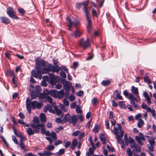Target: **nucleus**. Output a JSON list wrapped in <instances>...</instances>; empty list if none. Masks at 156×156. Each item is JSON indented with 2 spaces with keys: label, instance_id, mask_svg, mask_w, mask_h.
I'll use <instances>...</instances> for the list:
<instances>
[{
  "label": "nucleus",
  "instance_id": "obj_1",
  "mask_svg": "<svg viewBox=\"0 0 156 156\" xmlns=\"http://www.w3.org/2000/svg\"><path fill=\"white\" fill-rule=\"evenodd\" d=\"M112 126H115L116 123V120L114 119H112L111 120ZM118 127L117 128L115 126L114 127V130L112 131V132L115 135L116 138L118 143H120L121 141V138L123 137L124 132L122 130L121 126L120 124L118 123Z\"/></svg>",
  "mask_w": 156,
  "mask_h": 156
},
{
  "label": "nucleus",
  "instance_id": "obj_2",
  "mask_svg": "<svg viewBox=\"0 0 156 156\" xmlns=\"http://www.w3.org/2000/svg\"><path fill=\"white\" fill-rule=\"evenodd\" d=\"M82 5L83 6V9L86 14L87 20V21L88 24L87 26V31L88 33H90L92 30V24L90 18L89 17L88 12L87 5L89 2V1L81 2Z\"/></svg>",
  "mask_w": 156,
  "mask_h": 156
},
{
  "label": "nucleus",
  "instance_id": "obj_3",
  "mask_svg": "<svg viewBox=\"0 0 156 156\" xmlns=\"http://www.w3.org/2000/svg\"><path fill=\"white\" fill-rule=\"evenodd\" d=\"M26 108L29 114L31 113V108L33 109H35V108H40L42 106L41 102H39L36 101H30L29 98H27L26 101Z\"/></svg>",
  "mask_w": 156,
  "mask_h": 156
},
{
  "label": "nucleus",
  "instance_id": "obj_4",
  "mask_svg": "<svg viewBox=\"0 0 156 156\" xmlns=\"http://www.w3.org/2000/svg\"><path fill=\"white\" fill-rule=\"evenodd\" d=\"M63 120L65 122L67 121L69 123H72L74 126H75L77 122V116L73 115L71 116L69 114L65 115Z\"/></svg>",
  "mask_w": 156,
  "mask_h": 156
},
{
  "label": "nucleus",
  "instance_id": "obj_5",
  "mask_svg": "<svg viewBox=\"0 0 156 156\" xmlns=\"http://www.w3.org/2000/svg\"><path fill=\"white\" fill-rule=\"evenodd\" d=\"M31 127H28L26 129V132L29 136L34 134L35 133H39V128H37V126L35 124L30 125Z\"/></svg>",
  "mask_w": 156,
  "mask_h": 156
},
{
  "label": "nucleus",
  "instance_id": "obj_6",
  "mask_svg": "<svg viewBox=\"0 0 156 156\" xmlns=\"http://www.w3.org/2000/svg\"><path fill=\"white\" fill-rule=\"evenodd\" d=\"M129 143H130V146L133 149V151L136 150L137 152H140L141 147L138 144H136L133 140L131 137H129Z\"/></svg>",
  "mask_w": 156,
  "mask_h": 156
},
{
  "label": "nucleus",
  "instance_id": "obj_7",
  "mask_svg": "<svg viewBox=\"0 0 156 156\" xmlns=\"http://www.w3.org/2000/svg\"><path fill=\"white\" fill-rule=\"evenodd\" d=\"M90 44V39L88 38L85 41H84L83 38H81L79 42L80 46L84 49H86L89 47Z\"/></svg>",
  "mask_w": 156,
  "mask_h": 156
},
{
  "label": "nucleus",
  "instance_id": "obj_8",
  "mask_svg": "<svg viewBox=\"0 0 156 156\" xmlns=\"http://www.w3.org/2000/svg\"><path fill=\"white\" fill-rule=\"evenodd\" d=\"M6 12L10 17L16 20L18 19L17 16L15 15L16 12L12 7H9L7 9Z\"/></svg>",
  "mask_w": 156,
  "mask_h": 156
},
{
  "label": "nucleus",
  "instance_id": "obj_9",
  "mask_svg": "<svg viewBox=\"0 0 156 156\" xmlns=\"http://www.w3.org/2000/svg\"><path fill=\"white\" fill-rule=\"evenodd\" d=\"M66 20L69 24V25H68V27H69L68 29L70 31H71V28L72 26H75L76 27L77 25L79 24L78 21L76 20H75L74 21H72L71 19L68 16L67 17Z\"/></svg>",
  "mask_w": 156,
  "mask_h": 156
},
{
  "label": "nucleus",
  "instance_id": "obj_10",
  "mask_svg": "<svg viewBox=\"0 0 156 156\" xmlns=\"http://www.w3.org/2000/svg\"><path fill=\"white\" fill-rule=\"evenodd\" d=\"M35 62L36 63V69H41V66L43 67L45 66V62L44 60L42 59L40 60L37 59L36 60Z\"/></svg>",
  "mask_w": 156,
  "mask_h": 156
},
{
  "label": "nucleus",
  "instance_id": "obj_11",
  "mask_svg": "<svg viewBox=\"0 0 156 156\" xmlns=\"http://www.w3.org/2000/svg\"><path fill=\"white\" fill-rule=\"evenodd\" d=\"M138 136H135L136 140L141 145H143L144 144V143L141 142V140H145L144 135L142 133L139 132Z\"/></svg>",
  "mask_w": 156,
  "mask_h": 156
},
{
  "label": "nucleus",
  "instance_id": "obj_12",
  "mask_svg": "<svg viewBox=\"0 0 156 156\" xmlns=\"http://www.w3.org/2000/svg\"><path fill=\"white\" fill-rule=\"evenodd\" d=\"M153 136H151L150 138L148 140V142L150 144V145H148V149L151 151H154V146L155 141Z\"/></svg>",
  "mask_w": 156,
  "mask_h": 156
},
{
  "label": "nucleus",
  "instance_id": "obj_13",
  "mask_svg": "<svg viewBox=\"0 0 156 156\" xmlns=\"http://www.w3.org/2000/svg\"><path fill=\"white\" fill-rule=\"evenodd\" d=\"M50 71L51 72V64H48L47 67H45L42 69V72L43 74L48 73H49Z\"/></svg>",
  "mask_w": 156,
  "mask_h": 156
},
{
  "label": "nucleus",
  "instance_id": "obj_14",
  "mask_svg": "<svg viewBox=\"0 0 156 156\" xmlns=\"http://www.w3.org/2000/svg\"><path fill=\"white\" fill-rule=\"evenodd\" d=\"M38 154L40 156H50L52 155H54V153L49 151H45L43 153H38Z\"/></svg>",
  "mask_w": 156,
  "mask_h": 156
},
{
  "label": "nucleus",
  "instance_id": "obj_15",
  "mask_svg": "<svg viewBox=\"0 0 156 156\" xmlns=\"http://www.w3.org/2000/svg\"><path fill=\"white\" fill-rule=\"evenodd\" d=\"M37 128H39V132L40 131V128H41V133L43 134H45L46 131V130L44 128V124L42 123L41 124H39L37 125Z\"/></svg>",
  "mask_w": 156,
  "mask_h": 156
},
{
  "label": "nucleus",
  "instance_id": "obj_16",
  "mask_svg": "<svg viewBox=\"0 0 156 156\" xmlns=\"http://www.w3.org/2000/svg\"><path fill=\"white\" fill-rule=\"evenodd\" d=\"M51 72L55 73H58L60 70V67L58 66H53L51 64Z\"/></svg>",
  "mask_w": 156,
  "mask_h": 156
},
{
  "label": "nucleus",
  "instance_id": "obj_17",
  "mask_svg": "<svg viewBox=\"0 0 156 156\" xmlns=\"http://www.w3.org/2000/svg\"><path fill=\"white\" fill-rule=\"evenodd\" d=\"M131 90L132 93L135 95H136L137 98H139V96L138 94V90L137 87H135L134 86L131 87Z\"/></svg>",
  "mask_w": 156,
  "mask_h": 156
},
{
  "label": "nucleus",
  "instance_id": "obj_18",
  "mask_svg": "<svg viewBox=\"0 0 156 156\" xmlns=\"http://www.w3.org/2000/svg\"><path fill=\"white\" fill-rule=\"evenodd\" d=\"M0 20L2 23L5 24H8L10 22V20L8 18L5 17H0Z\"/></svg>",
  "mask_w": 156,
  "mask_h": 156
},
{
  "label": "nucleus",
  "instance_id": "obj_19",
  "mask_svg": "<svg viewBox=\"0 0 156 156\" xmlns=\"http://www.w3.org/2000/svg\"><path fill=\"white\" fill-rule=\"evenodd\" d=\"M17 136L20 138V142H23V141L26 140L25 136L21 133H18Z\"/></svg>",
  "mask_w": 156,
  "mask_h": 156
},
{
  "label": "nucleus",
  "instance_id": "obj_20",
  "mask_svg": "<svg viewBox=\"0 0 156 156\" xmlns=\"http://www.w3.org/2000/svg\"><path fill=\"white\" fill-rule=\"evenodd\" d=\"M82 34V32L77 29H76L74 32V35L76 38L79 37L81 36Z\"/></svg>",
  "mask_w": 156,
  "mask_h": 156
},
{
  "label": "nucleus",
  "instance_id": "obj_21",
  "mask_svg": "<svg viewBox=\"0 0 156 156\" xmlns=\"http://www.w3.org/2000/svg\"><path fill=\"white\" fill-rule=\"evenodd\" d=\"M64 93L63 90H61L59 92H57V96L59 98H62L64 97Z\"/></svg>",
  "mask_w": 156,
  "mask_h": 156
},
{
  "label": "nucleus",
  "instance_id": "obj_22",
  "mask_svg": "<svg viewBox=\"0 0 156 156\" xmlns=\"http://www.w3.org/2000/svg\"><path fill=\"white\" fill-rule=\"evenodd\" d=\"M147 111L150 112L152 116L155 118L156 117V114L155 110L154 109H151L150 107H148Z\"/></svg>",
  "mask_w": 156,
  "mask_h": 156
},
{
  "label": "nucleus",
  "instance_id": "obj_23",
  "mask_svg": "<svg viewBox=\"0 0 156 156\" xmlns=\"http://www.w3.org/2000/svg\"><path fill=\"white\" fill-rule=\"evenodd\" d=\"M37 77L40 80H41L42 77V74L41 73V69H36Z\"/></svg>",
  "mask_w": 156,
  "mask_h": 156
},
{
  "label": "nucleus",
  "instance_id": "obj_24",
  "mask_svg": "<svg viewBox=\"0 0 156 156\" xmlns=\"http://www.w3.org/2000/svg\"><path fill=\"white\" fill-rule=\"evenodd\" d=\"M40 117L41 121L42 122H44L46 121V118L44 113H41L40 114Z\"/></svg>",
  "mask_w": 156,
  "mask_h": 156
},
{
  "label": "nucleus",
  "instance_id": "obj_25",
  "mask_svg": "<svg viewBox=\"0 0 156 156\" xmlns=\"http://www.w3.org/2000/svg\"><path fill=\"white\" fill-rule=\"evenodd\" d=\"M57 92L56 90H51L50 91L49 94L54 98L57 97Z\"/></svg>",
  "mask_w": 156,
  "mask_h": 156
},
{
  "label": "nucleus",
  "instance_id": "obj_26",
  "mask_svg": "<svg viewBox=\"0 0 156 156\" xmlns=\"http://www.w3.org/2000/svg\"><path fill=\"white\" fill-rule=\"evenodd\" d=\"M144 124V122L142 119H140L138 120L137 126L139 128H141Z\"/></svg>",
  "mask_w": 156,
  "mask_h": 156
},
{
  "label": "nucleus",
  "instance_id": "obj_27",
  "mask_svg": "<svg viewBox=\"0 0 156 156\" xmlns=\"http://www.w3.org/2000/svg\"><path fill=\"white\" fill-rule=\"evenodd\" d=\"M77 144V140L76 139H74L72 142V146L70 147V148L73 150L76 146Z\"/></svg>",
  "mask_w": 156,
  "mask_h": 156
},
{
  "label": "nucleus",
  "instance_id": "obj_28",
  "mask_svg": "<svg viewBox=\"0 0 156 156\" xmlns=\"http://www.w3.org/2000/svg\"><path fill=\"white\" fill-rule=\"evenodd\" d=\"M111 81L109 80H104L102 81L101 84L103 86H106L110 84Z\"/></svg>",
  "mask_w": 156,
  "mask_h": 156
},
{
  "label": "nucleus",
  "instance_id": "obj_29",
  "mask_svg": "<svg viewBox=\"0 0 156 156\" xmlns=\"http://www.w3.org/2000/svg\"><path fill=\"white\" fill-rule=\"evenodd\" d=\"M100 138L103 144H105L106 143V140L104 135L103 134H101Z\"/></svg>",
  "mask_w": 156,
  "mask_h": 156
},
{
  "label": "nucleus",
  "instance_id": "obj_30",
  "mask_svg": "<svg viewBox=\"0 0 156 156\" xmlns=\"http://www.w3.org/2000/svg\"><path fill=\"white\" fill-rule=\"evenodd\" d=\"M100 130V126L99 125H97L95 126L93 129V131L94 133H98Z\"/></svg>",
  "mask_w": 156,
  "mask_h": 156
},
{
  "label": "nucleus",
  "instance_id": "obj_31",
  "mask_svg": "<svg viewBox=\"0 0 156 156\" xmlns=\"http://www.w3.org/2000/svg\"><path fill=\"white\" fill-rule=\"evenodd\" d=\"M51 136L53 139V140H57V137L56 136V133L54 132H52L50 134V136Z\"/></svg>",
  "mask_w": 156,
  "mask_h": 156
},
{
  "label": "nucleus",
  "instance_id": "obj_32",
  "mask_svg": "<svg viewBox=\"0 0 156 156\" xmlns=\"http://www.w3.org/2000/svg\"><path fill=\"white\" fill-rule=\"evenodd\" d=\"M51 106L53 107L54 108L56 112L57 113V114L58 115H60L61 114V111L58 108V107L56 105H53Z\"/></svg>",
  "mask_w": 156,
  "mask_h": 156
},
{
  "label": "nucleus",
  "instance_id": "obj_33",
  "mask_svg": "<svg viewBox=\"0 0 156 156\" xmlns=\"http://www.w3.org/2000/svg\"><path fill=\"white\" fill-rule=\"evenodd\" d=\"M33 121L34 123L36 124V125H37L39 124H40L39 123V120L38 117L35 116L34 117L33 119Z\"/></svg>",
  "mask_w": 156,
  "mask_h": 156
},
{
  "label": "nucleus",
  "instance_id": "obj_34",
  "mask_svg": "<svg viewBox=\"0 0 156 156\" xmlns=\"http://www.w3.org/2000/svg\"><path fill=\"white\" fill-rule=\"evenodd\" d=\"M46 150L48 151H51L54 149L55 147L53 145H49L47 147H45Z\"/></svg>",
  "mask_w": 156,
  "mask_h": 156
},
{
  "label": "nucleus",
  "instance_id": "obj_35",
  "mask_svg": "<svg viewBox=\"0 0 156 156\" xmlns=\"http://www.w3.org/2000/svg\"><path fill=\"white\" fill-rule=\"evenodd\" d=\"M146 76H145L144 78V81L145 82L148 83V84H149L151 83V81L148 78L147 73H146Z\"/></svg>",
  "mask_w": 156,
  "mask_h": 156
},
{
  "label": "nucleus",
  "instance_id": "obj_36",
  "mask_svg": "<svg viewBox=\"0 0 156 156\" xmlns=\"http://www.w3.org/2000/svg\"><path fill=\"white\" fill-rule=\"evenodd\" d=\"M128 98L131 100H135L136 101H137V99L136 98L133 94L130 93H129V94L128 97Z\"/></svg>",
  "mask_w": 156,
  "mask_h": 156
},
{
  "label": "nucleus",
  "instance_id": "obj_37",
  "mask_svg": "<svg viewBox=\"0 0 156 156\" xmlns=\"http://www.w3.org/2000/svg\"><path fill=\"white\" fill-rule=\"evenodd\" d=\"M17 10L18 12L22 15H24L25 11H24V9L23 8L20 7L17 9Z\"/></svg>",
  "mask_w": 156,
  "mask_h": 156
},
{
  "label": "nucleus",
  "instance_id": "obj_38",
  "mask_svg": "<svg viewBox=\"0 0 156 156\" xmlns=\"http://www.w3.org/2000/svg\"><path fill=\"white\" fill-rule=\"evenodd\" d=\"M7 75L8 76H14V74L13 73V72L11 70H7L6 72Z\"/></svg>",
  "mask_w": 156,
  "mask_h": 156
},
{
  "label": "nucleus",
  "instance_id": "obj_39",
  "mask_svg": "<svg viewBox=\"0 0 156 156\" xmlns=\"http://www.w3.org/2000/svg\"><path fill=\"white\" fill-rule=\"evenodd\" d=\"M76 111L77 113H80L81 114L82 113V111L80 109V106L79 105H77L76 107Z\"/></svg>",
  "mask_w": 156,
  "mask_h": 156
},
{
  "label": "nucleus",
  "instance_id": "obj_40",
  "mask_svg": "<svg viewBox=\"0 0 156 156\" xmlns=\"http://www.w3.org/2000/svg\"><path fill=\"white\" fill-rule=\"evenodd\" d=\"M50 83L53 86L55 85L56 83V78L50 79Z\"/></svg>",
  "mask_w": 156,
  "mask_h": 156
},
{
  "label": "nucleus",
  "instance_id": "obj_41",
  "mask_svg": "<svg viewBox=\"0 0 156 156\" xmlns=\"http://www.w3.org/2000/svg\"><path fill=\"white\" fill-rule=\"evenodd\" d=\"M98 100L97 98H93L91 100V103L94 105H96L97 102Z\"/></svg>",
  "mask_w": 156,
  "mask_h": 156
},
{
  "label": "nucleus",
  "instance_id": "obj_42",
  "mask_svg": "<svg viewBox=\"0 0 156 156\" xmlns=\"http://www.w3.org/2000/svg\"><path fill=\"white\" fill-rule=\"evenodd\" d=\"M65 152V150L64 149H61L59 150L58 152V155H61L63 154Z\"/></svg>",
  "mask_w": 156,
  "mask_h": 156
},
{
  "label": "nucleus",
  "instance_id": "obj_43",
  "mask_svg": "<svg viewBox=\"0 0 156 156\" xmlns=\"http://www.w3.org/2000/svg\"><path fill=\"white\" fill-rule=\"evenodd\" d=\"M119 105L121 108H122L125 109L126 108V105L123 104V102L122 101H119Z\"/></svg>",
  "mask_w": 156,
  "mask_h": 156
},
{
  "label": "nucleus",
  "instance_id": "obj_44",
  "mask_svg": "<svg viewBox=\"0 0 156 156\" xmlns=\"http://www.w3.org/2000/svg\"><path fill=\"white\" fill-rule=\"evenodd\" d=\"M126 152L128 156H132V153L131 152V149L129 148H127Z\"/></svg>",
  "mask_w": 156,
  "mask_h": 156
},
{
  "label": "nucleus",
  "instance_id": "obj_45",
  "mask_svg": "<svg viewBox=\"0 0 156 156\" xmlns=\"http://www.w3.org/2000/svg\"><path fill=\"white\" fill-rule=\"evenodd\" d=\"M20 143L19 145L20 148L22 149L24 151H26V149L25 147V146L23 142H21Z\"/></svg>",
  "mask_w": 156,
  "mask_h": 156
},
{
  "label": "nucleus",
  "instance_id": "obj_46",
  "mask_svg": "<svg viewBox=\"0 0 156 156\" xmlns=\"http://www.w3.org/2000/svg\"><path fill=\"white\" fill-rule=\"evenodd\" d=\"M64 88L66 91L69 92L70 90V86H69L68 84L64 85Z\"/></svg>",
  "mask_w": 156,
  "mask_h": 156
},
{
  "label": "nucleus",
  "instance_id": "obj_47",
  "mask_svg": "<svg viewBox=\"0 0 156 156\" xmlns=\"http://www.w3.org/2000/svg\"><path fill=\"white\" fill-rule=\"evenodd\" d=\"M71 144V142L69 141H66L64 147L66 148H67Z\"/></svg>",
  "mask_w": 156,
  "mask_h": 156
},
{
  "label": "nucleus",
  "instance_id": "obj_48",
  "mask_svg": "<svg viewBox=\"0 0 156 156\" xmlns=\"http://www.w3.org/2000/svg\"><path fill=\"white\" fill-rule=\"evenodd\" d=\"M37 97V95L33 91H32L31 93V97L32 99H35Z\"/></svg>",
  "mask_w": 156,
  "mask_h": 156
},
{
  "label": "nucleus",
  "instance_id": "obj_49",
  "mask_svg": "<svg viewBox=\"0 0 156 156\" xmlns=\"http://www.w3.org/2000/svg\"><path fill=\"white\" fill-rule=\"evenodd\" d=\"M80 133V131L79 130H77L73 132L72 133V135L74 136H77Z\"/></svg>",
  "mask_w": 156,
  "mask_h": 156
},
{
  "label": "nucleus",
  "instance_id": "obj_50",
  "mask_svg": "<svg viewBox=\"0 0 156 156\" xmlns=\"http://www.w3.org/2000/svg\"><path fill=\"white\" fill-rule=\"evenodd\" d=\"M12 140L14 142V143L16 144H18L19 143L16 137L14 136H12Z\"/></svg>",
  "mask_w": 156,
  "mask_h": 156
},
{
  "label": "nucleus",
  "instance_id": "obj_51",
  "mask_svg": "<svg viewBox=\"0 0 156 156\" xmlns=\"http://www.w3.org/2000/svg\"><path fill=\"white\" fill-rule=\"evenodd\" d=\"M60 70H63L69 73L68 69L64 66H62L60 67Z\"/></svg>",
  "mask_w": 156,
  "mask_h": 156
},
{
  "label": "nucleus",
  "instance_id": "obj_52",
  "mask_svg": "<svg viewBox=\"0 0 156 156\" xmlns=\"http://www.w3.org/2000/svg\"><path fill=\"white\" fill-rule=\"evenodd\" d=\"M95 149V148L94 147H92V148L90 147L89 148L88 152L93 154L94 153Z\"/></svg>",
  "mask_w": 156,
  "mask_h": 156
},
{
  "label": "nucleus",
  "instance_id": "obj_53",
  "mask_svg": "<svg viewBox=\"0 0 156 156\" xmlns=\"http://www.w3.org/2000/svg\"><path fill=\"white\" fill-rule=\"evenodd\" d=\"M92 13L93 16H94L96 17H98V15L97 12L94 9H92Z\"/></svg>",
  "mask_w": 156,
  "mask_h": 156
},
{
  "label": "nucleus",
  "instance_id": "obj_54",
  "mask_svg": "<svg viewBox=\"0 0 156 156\" xmlns=\"http://www.w3.org/2000/svg\"><path fill=\"white\" fill-rule=\"evenodd\" d=\"M85 133L84 132H82L80 133L79 134L78 136V139L79 140H81L84 136Z\"/></svg>",
  "mask_w": 156,
  "mask_h": 156
},
{
  "label": "nucleus",
  "instance_id": "obj_55",
  "mask_svg": "<svg viewBox=\"0 0 156 156\" xmlns=\"http://www.w3.org/2000/svg\"><path fill=\"white\" fill-rule=\"evenodd\" d=\"M84 92L82 90H80L76 93V95L78 96H82Z\"/></svg>",
  "mask_w": 156,
  "mask_h": 156
},
{
  "label": "nucleus",
  "instance_id": "obj_56",
  "mask_svg": "<svg viewBox=\"0 0 156 156\" xmlns=\"http://www.w3.org/2000/svg\"><path fill=\"white\" fill-rule=\"evenodd\" d=\"M143 95L146 99L150 98V97L148 95V94L146 91H144L143 92Z\"/></svg>",
  "mask_w": 156,
  "mask_h": 156
},
{
  "label": "nucleus",
  "instance_id": "obj_57",
  "mask_svg": "<svg viewBox=\"0 0 156 156\" xmlns=\"http://www.w3.org/2000/svg\"><path fill=\"white\" fill-rule=\"evenodd\" d=\"M130 104H131L135 108H136L138 107L136 104L135 102L133 100L131 101Z\"/></svg>",
  "mask_w": 156,
  "mask_h": 156
},
{
  "label": "nucleus",
  "instance_id": "obj_58",
  "mask_svg": "<svg viewBox=\"0 0 156 156\" xmlns=\"http://www.w3.org/2000/svg\"><path fill=\"white\" fill-rule=\"evenodd\" d=\"M63 103L66 106H68L69 105V102L66 99H64L63 100Z\"/></svg>",
  "mask_w": 156,
  "mask_h": 156
},
{
  "label": "nucleus",
  "instance_id": "obj_59",
  "mask_svg": "<svg viewBox=\"0 0 156 156\" xmlns=\"http://www.w3.org/2000/svg\"><path fill=\"white\" fill-rule=\"evenodd\" d=\"M78 65H79V64H78V62H74L73 63V68L74 69H75L77 67Z\"/></svg>",
  "mask_w": 156,
  "mask_h": 156
},
{
  "label": "nucleus",
  "instance_id": "obj_60",
  "mask_svg": "<svg viewBox=\"0 0 156 156\" xmlns=\"http://www.w3.org/2000/svg\"><path fill=\"white\" fill-rule=\"evenodd\" d=\"M76 103L74 101L71 103L70 105V107L72 108H75Z\"/></svg>",
  "mask_w": 156,
  "mask_h": 156
},
{
  "label": "nucleus",
  "instance_id": "obj_61",
  "mask_svg": "<svg viewBox=\"0 0 156 156\" xmlns=\"http://www.w3.org/2000/svg\"><path fill=\"white\" fill-rule=\"evenodd\" d=\"M45 138L49 141L50 144H51L53 143V140L52 139L51 137H46Z\"/></svg>",
  "mask_w": 156,
  "mask_h": 156
},
{
  "label": "nucleus",
  "instance_id": "obj_62",
  "mask_svg": "<svg viewBox=\"0 0 156 156\" xmlns=\"http://www.w3.org/2000/svg\"><path fill=\"white\" fill-rule=\"evenodd\" d=\"M82 5L81 2L77 3L76 4V8L79 10L81 8Z\"/></svg>",
  "mask_w": 156,
  "mask_h": 156
},
{
  "label": "nucleus",
  "instance_id": "obj_63",
  "mask_svg": "<svg viewBox=\"0 0 156 156\" xmlns=\"http://www.w3.org/2000/svg\"><path fill=\"white\" fill-rule=\"evenodd\" d=\"M151 134L152 133L151 132H150L148 133H146L145 135V136L146 138H149L150 137H151Z\"/></svg>",
  "mask_w": 156,
  "mask_h": 156
},
{
  "label": "nucleus",
  "instance_id": "obj_64",
  "mask_svg": "<svg viewBox=\"0 0 156 156\" xmlns=\"http://www.w3.org/2000/svg\"><path fill=\"white\" fill-rule=\"evenodd\" d=\"M60 75L63 78H65L66 77L65 73L63 71H62L60 73Z\"/></svg>",
  "mask_w": 156,
  "mask_h": 156
}]
</instances>
